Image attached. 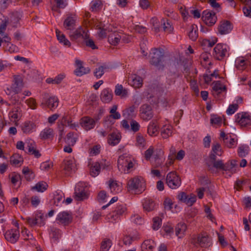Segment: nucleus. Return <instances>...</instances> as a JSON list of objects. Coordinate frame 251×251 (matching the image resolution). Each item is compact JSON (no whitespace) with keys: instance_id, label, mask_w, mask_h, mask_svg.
<instances>
[{"instance_id":"obj_4","label":"nucleus","mask_w":251,"mask_h":251,"mask_svg":"<svg viewBox=\"0 0 251 251\" xmlns=\"http://www.w3.org/2000/svg\"><path fill=\"white\" fill-rule=\"evenodd\" d=\"M151 57L150 63L155 66L159 70H163L164 65L163 64L164 53L158 49H153L151 52Z\"/></svg>"},{"instance_id":"obj_47","label":"nucleus","mask_w":251,"mask_h":251,"mask_svg":"<svg viewBox=\"0 0 251 251\" xmlns=\"http://www.w3.org/2000/svg\"><path fill=\"white\" fill-rule=\"evenodd\" d=\"M150 23L155 32H158L162 29L161 23L159 22L157 18L152 17L150 20Z\"/></svg>"},{"instance_id":"obj_46","label":"nucleus","mask_w":251,"mask_h":251,"mask_svg":"<svg viewBox=\"0 0 251 251\" xmlns=\"http://www.w3.org/2000/svg\"><path fill=\"white\" fill-rule=\"evenodd\" d=\"M172 127L170 125H165L161 129V135L164 139L168 138L172 135Z\"/></svg>"},{"instance_id":"obj_55","label":"nucleus","mask_w":251,"mask_h":251,"mask_svg":"<svg viewBox=\"0 0 251 251\" xmlns=\"http://www.w3.org/2000/svg\"><path fill=\"white\" fill-rule=\"evenodd\" d=\"M136 145L139 148H144L146 145V141L143 136L141 134H137L136 137Z\"/></svg>"},{"instance_id":"obj_43","label":"nucleus","mask_w":251,"mask_h":251,"mask_svg":"<svg viewBox=\"0 0 251 251\" xmlns=\"http://www.w3.org/2000/svg\"><path fill=\"white\" fill-rule=\"evenodd\" d=\"M100 165L99 162L93 163L90 167V174L93 177L98 176L100 172Z\"/></svg>"},{"instance_id":"obj_36","label":"nucleus","mask_w":251,"mask_h":251,"mask_svg":"<svg viewBox=\"0 0 251 251\" xmlns=\"http://www.w3.org/2000/svg\"><path fill=\"white\" fill-rule=\"evenodd\" d=\"M135 109L136 108L134 105L129 107L123 111V116L127 120L132 119L136 116V114L135 113Z\"/></svg>"},{"instance_id":"obj_10","label":"nucleus","mask_w":251,"mask_h":251,"mask_svg":"<svg viewBox=\"0 0 251 251\" xmlns=\"http://www.w3.org/2000/svg\"><path fill=\"white\" fill-rule=\"evenodd\" d=\"M74 194V198L77 201H82L86 200L89 196V192L87 188L79 184L75 187Z\"/></svg>"},{"instance_id":"obj_12","label":"nucleus","mask_w":251,"mask_h":251,"mask_svg":"<svg viewBox=\"0 0 251 251\" xmlns=\"http://www.w3.org/2000/svg\"><path fill=\"white\" fill-rule=\"evenodd\" d=\"M140 116L144 121H149L153 116L152 108L149 104H143L140 108Z\"/></svg>"},{"instance_id":"obj_25","label":"nucleus","mask_w":251,"mask_h":251,"mask_svg":"<svg viewBox=\"0 0 251 251\" xmlns=\"http://www.w3.org/2000/svg\"><path fill=\"white\" fill-rule=\"evenodd\" d=\"M155 247L154 241L151 239L145 240L141 246L142 251H153Z\"/></svg>"},{"instance_id":"obj_3","label":"nucleus","mask_w":251,"mask_h":251,"mask_svg":"<svg viewBox=\"0 0 251 251\" xmlns=\"http://www.w3.org/2000/svg\"><path fill=\"white\" fill-rule=\"evenodd\" d=\"M133 158L127 154H123L119 157L117 161L118 168L120 171L127 174L133 167Z\"/></svg>"},{"instance_id":"obj_1","label":"nucleus","mask_w":251,"mask_h":251,"mask_svg":"<svg viewBox=\"0 0 251 251\" xmlns=\"http://www.w3.org/2000/svg\"><path fill=\"white\" fill-rule=\"evenodd\" d=\"M146 184L144 179L139 176L130 178L127 183V189L128 192L135 194H140L146 189Z\"/></svg>"},{"instance_id":"obj_51","label":"nucleus","mask_w":251,"mask_h":251,"mask_svg":"<svg viewBox=\"0 0 251 251\" xmlns=\"http://www.w3.org/2000/svg\"><path fill=\"white\" fill-rule=\"evenodd\" d=\"M249 151V147L248 146L241 145L238 147V155L240 157H244L248 154Z\"/></svg>"},{"instance_id":"obj_31","label":"nucleus","mask_w":251,"mask_h":251,"mask_svg":"<svg viewBox=\"0 0 251 251\" xmlns=\"http://www.w3.org/2000/svg\"><path fill=\"white\" fill-rule=\"evenodd\" d=\"M22 116V110L20 107L17 106L13 108L9 113V117L11 121H16Z\"/></svg>"},{"instance_id":"obj_15","label":"nucleus","mask_w":251,"mask_h":251,"mask_svg":"<svg viewBox=\"0 0 251 251\" xmlns=\"http://www.w3.org/2000/svg\"><path fill=\"white\" fill-rule=\"evenodd\" d=\"M129 123L130 125L126 120H123L121 122V125L122 127L126 130L130 129L134 132H136L139 130L140 126L136 121L131 119Z\"/></svg>"},{"instance_id":"obj_34","label":"nucleus","mask_w":251,"mask_h":251,"mask_svg":"<svg viewBox=\"0 0 251 251\" xmlns=\"http://www.w3.org/2000/svg\"><path fill=\"white\" fill-rule=\"evenodd\" d=\"M109 187L111 192L115 194L120 193L122 190L121 185L116 180H109Z\"/></svg>"},{"instance_id":"obj_19","label":"nucleus","mask_w":251,"mask_h":251,"mask_svg":"<svg viewBox=\"0 0 251 251\" xmlns=\"http://www.w3.org/2000/svg\"><path fill=\"white\" fill-rule=\"evenodd\" d=\"M75 64L76 66V68L74 71V73L76 76H81L88 74L90 72V69L89 67L85 68L83 66V62L81 60L76 59Z\"/></svg>"},{"instance_id":"obj_50","label":"nucleus","mask_w":251,"mask_h":251,"mask_svg":"<svg viewBox=\"0 0 251 251\" xmlns=\"http://www.w3.org/2000/svg\"><path fill=\"white\" fill-rule=\"evenodd\" d=\"M132 85L135 88H140L143 84L142 78L138 75H134L132 77Z\"/></svg>"},{"instance_id":"obj_29","label":"nucleus","mask_w":251,"mask_h":251,"mask_svg":"<svg viewBox=\"0 0 251 251\" xmlns=\"http://www.w3.org/2000/svg\"><path fill=\"white\" fill-rule=\"evenodd\" d=\"M113 95L111 90L109 89H103L100 95V99L104 103H109L112 99Z\"/></svg>"},{"instance_id":"obj_32","label":"nucleus","mask_w":251,"mask_h":251,"mask_svg":"<svg viewBox=\"0 0 251 251\" xmlns=\"http://www.w3.org/2000/svg\"><path fill=\"white\" fill-rule=\"evenodd\" d=\"M186 229L187 226L186 224L182 223L178 224L175 228L176 236L179 238H182L185 234Z\"/></svg>"},{"instance_id":"obj_27","label":"nucleus","mask_w":251,"mask_h":251,"mask_svg":"<svg viewBox=\"0 0 251 251\" xmlns=\"http://www.w3.org/2000/svg\"><path fill=\"white\" fill-rule=\"evenodd\" d=\"M159 127L156 121H151L148 127V133L151 136H156L159 133Z\"/></svg>"},{"instance_id":"obj_44","label":"nucleus","mask_w":251,"mask_h":251,"mask_svg":"<svg viewBox=\"0 0 251 251\" xmlns=\"http://www.w3.org/2000/svg\"><path fill=\"white\" fill-rule=\"evenodd\" d=\"M48 187V184L45 181H40L37 183L35 186L32 187L31 190L38 192H43L46 191Z\"/></svg>"},{"instance_id":"obj_48","label":"nucleus","mask_w":251,"mask_h":251,"mask_svg":"<svg viewBox=\"0 0 251 251\" xmlns=\"http://www.w3.org/2000/svg\"><path fill=\"white\" fill-rule=\"evenodd\" d=\"M23 174L24 175L25 178L27 181H30L34 178V174L32 171L27 167H24L22 170Z\"/></svg>"},{"instance_id":"obj_45","label":"nucleus","mask_w":251,"mask_h":251,"mask_svg":"<svg viewBox=\"0 0 251 251\" xmlns=\"http://www.w3.org/2000/svg\"><path fill=\"white\" fill-rule=\"evenodd\" d=\"M10 161L14 166H21L23 162V157L19 154H14L11 156Z\"/></svg>"},{"instance_id":"obj_24","label":"nucleus","mask_w":251,"mask_h":251,"mask_svg":"<svg viewBox=\"0 0 251 251\" xmlns=\"http://www.w3.org/2000/svg\"><path fill=\"white\" fill-rule=\"evenodd\" d=\"M122 35V33L111 31V32L108 35V42L113 46H116L119 44Z\"/></svg>"},{"instance_id":"obj_13","label":"nucleus","mask_w":251,"mask_h":251,"mask_svg":"<svg viewBox=\"0 0 251 251\" xmlns=\"http://www.w3.org/2000/svg\"><path fill=\"white\" fill-rule=\"evenodd\" d=\"M202 19L205 24L209 26L213 25L217 20L215 13L208 10H204L202 12Z\"/></svg>"},{"instance_id":"obj_23","label":"nucleus","mask_w":251,"mask_h":251,"mask_svg":"<svg viewBox=\"0 0 251 251\" xmlns=\"http://www.w3.org/2000/svg\"><path fill=\"white\" fill-rule=\"evenodd\" d=\"M22 17L21 13L18 11H14L9 13L8 20H6L8 24L15 27L19 23Z\"/></svg>"},{"instance_id":"obj_39","label":"nucleus","mask_w":251,"mask_h":251,"mask_svg":"<svg viewBox=\"0 0 251 251\" xmlns=\"http://www.w3.org/2000/svg\"><path fill=\"white\" fill-rule=\"evenodd\" d=\"M77 136L74 132H69L65 138V142L69 146H74L76 142Z\"/></svg>"},{"instance_id":"obj_35","label":"nucleus","mask_w":251,"mask_h":251,"mask_svg":"<svg viewBox=\"0 0 251 251\" xmlns=\"http://www.w3.org/2000/svg\"><path fill=\"white\" fill-rule=\"evenodd\" d=\"M35 128V125L31 121L25 122L22 126V131L26 134L33 132Z\"/></svg>"},{"instance_id":"obj_18","label":"nucleus","mask_w":251,"mask_h":251,"mask_svg":"<svg viewBox=\"0 0 251 251\" xmlns=\"http://www.w3.org/2000/svg\"><path fill=\"white\" fill-rule=\"evenodd\" d=\"M4 237L5 239L11 243H16L20 237V232L18 229H11L7 230L5 234Z\"/></svg>"},{"instance_id":"obj_17","label":"nucleus","mask_w":251,"mask_h":251,"mask_svg":"<svg viewBox=\"0 0 251 251\" xmlns=\"http://www.w3.org/2000/svg\"><path fill=\"white\" fill-rule=\"evenodd\" d=\"M233 29L231 23L227 20L222 21L218 27V31L221 35H225L230 33Z\"/></svg>"},{"instance_id":"obj_62","label":"nucleus","mask_w":251,"mask_h":251,"mask_svg":"<svg viewBox=\"0 0 251 251\" xmlns=\"http://www.w3.org/2000/svg\"><path fill=\"white\" fill-rule=\"evenodd\" d=\"M117 215L119 216L124 214L126 211V208L125 205L121 204L117 205L114 210Z\"/></svg>"},{"instance_id":"obj_26","label":"nucleus","mask_w":251,"mask_h":251,"mask_svg":"<svg viewBox=\"0 0 251 251\" xmlns=\"http://www.w3.org/2000/svg\"><path fill=\"white\" fill-rule=\"evenodd\" d=\"M143 206L145 211L150 212L155 209L156 204L152 199L146 198L143 201Z\"/></svg>"},{"instance_id":"obj_9","label":"nucleus","mask_w":251,"mask_h":251,"mask_svg":"<svg viewBox=\"0 0 251 251\" xmlns=\"http://www.w3.org/2000/svg\"><path fill=\"white\" fill-rule=\"evenodd\" d=\"M23 219L25 220L26 223L30 227H33L35 226H42L44 225L43 221L44 216L41 213L36 214L31 217H28L25 219L22 218Z\"/></svg>"},{"instance_id":"obj_5","label":"nucleus","mask_w":251,"mask_h":251,"mask_svg":"<svg viewBox=\"0 0 251 251\" xmlns=\"http://www.w3.org/2000/svg\"><path fill=\"white\" fill-rule=\"evenodd\" d=\"M166 183L170 188L176 189L181 185V179L176 172L172 171L167 174Z\"/></svg>"},{"instance_id":"obj_54","label":"nucleus","mask_w":251,"mask_h":251,"mask_svg":"<svg viewBox=\"0 0 251 251\" xmlns=\"http://www.w3.org/2000/svg\"><path fill=\"white\" fill-rule=\"evenodd\" d=\"M224 143L225 145L229 148L234 147L236 145V141L230 137L224 138Z\"/></svg>"},{"instance_id":"obj_59","label":"nucleus","mask_w":251,"mask_h":251,"mask_svg":"<svg viewBox=\"0 0 251 251\" xmlns=\"http://www.w3.org/2000/svg\"><path fill=\"white\" fill-rule=\"evenodd\" d=\"M212 151L217 155L221 156L222 154V151L220 144L218 143L213 144L212 147Z\"/></svg>"},{"instance_id":"obj_6","label":"nucleus","mask_w":251,"mask_h":251,"mask_svg":"<svg viewBox=\"0 0 251 251\" xmlns=\"http://www.w3.org/2000/svg\"><path fill=\"white\" fill-rule=\"evenodd\" d=\"M24 86L23 79L20 75H15L14 77L13 83L10 88H7L5 91L7 95H10L12 93L18 94L21 92Z\"/></svg>"},{"instance_id":"obj_41","label":"nucleus","mask_w":251,"mask_h":251,"mask_svg":"<svg viewBox=\"0 0 251 251\" xmlns=\"http://www.w3.org/2000/svg\"><path fill=\"white\" fill-rule=\"evenodd\" d=\"M226 88L225 85L222 84L221 81H217L214 82V86L213 87V95L215 94H219L222 92H225Z\"/></svg>"},{"instance_id":"obj_63","label":"nucleus","mask_w":251,"mask_h":251,"mask_svg":"<svg viewBox=\"0 0 251 251\" xmlns=\"http://www.w3.org/2000/svg\"><path fill=\"white\" fill-rule=\"evenodd\" d=\"M238 104H230L226 110V113L228 115L233 114L238 109Z\"/></svg>"},{"instance_id":"obj_16","label":"nucleus","mask_w":251,"mask_h":251,"mask_svg":"<svg viewBox=\"0 0 251 251\" xmlns=\"http://www.w3.org/2000/svg\"><path fill=\"white\" fill-rule=\"evenodd\" d=\"M88 31L86 29L79 27L77 28L74 32H72L70 34V37L72 40H75L80 38L83 39H87L89 37Z\"/></svg>"},{"instance_id":"obj_2","label":"nucleus","mask_w":251,"mask_h":251,"mask_svg":"<svg viewBox=\"0 0 251 251\" xmlns=\"http://www.w3.org/2000/svg\"><path fill=\"white\" fill-rule=\"evenodd\" d=\"M214 168L223 171L228 172L230 174V176L231 175L236 173L239 170L237 161L234 159L230 160L226 163H224L222 160H218V161L214 164Z\"/></svg>"},{"instance_id":"obj_60","label":"nucleus","mask_w":251,"mask_h":251,"mask_svg":"<svg viewBox=\"0 0 251 251\" xmlns=\"http://www.w3.org/2000/svg\"><path fill=\"white\" fill-rule=\"evenodd\" d=\"M152 222V227L153 229L155 230H158L161 225V219L158 217H156L153 218Z\"/></svg>"},{"instance_id":"obj_52","label":"nucleus","mask_w":251,"mask_h":251,"mask_svg":"<svg viewBox=\"0 0 251 251\" xmlns=\"http://www.w3.org/2000/svg\"><path fill=\"white\" fill-rule=\"evenodd\" d=\"M11 96L10 98V101L11 102V103L12 105H19L21 104V101H23L24 99H25V97H24L21 99H20V97L17 95V94H15L14 93H12Z\"/></svg>"},{"instance_id":"obj_57","label":"nucleus","mask_w":251,"mask_h":251,"mask_svg":"<svg viewBox=\"0 0 251 251\" xmlns=\"http://www.w3.org/2000/svg\"><path fill=\"white\" fill-rule=\"evenodd\" d=\"M115 95L117 96H126L127 94V92L126 89H123V87L122 85H117L116 86L115 90Z\"/></svg>"},{"instance_id":"obj_56","label":"nucleus","mask_w":251,"mask_h":251,"mask_svg":"<svg viewBox=\"0 0 251 251\" xmlns=\"http://www.w3.org/2000/svg\"><path fill=\"white\" fill-rule=\"evenodd\" d=\"M118 106L116 105H113L110 110L111 115L110 117L114 119H119L121 118V114L118 112H117Z\"/></svg>"},{"instance_id":"obj_22","label":"nucleus","mask_w":251,"mask_h":251,"mask_svg":"<svg viewBox=\"0 0 251 251\" xmlns=\"http://www.w3.org/2000/svg\"><path fill=\"white\" fill-rule=\"evenodd\" d=\"M197 241V243L203 248H207L211 244V238L205 233L198 235Z\"/></svg>"},{"instance_id":"obj_49","label":"nucleus","mask_w":251,"mask_h":251,"mask_svg":"<svg viewBox=\"0 0 251 251\" xmlns=\"http://www.w3.org/2000/svg\"><path fill=\"white\" fill-rule=\"evenodd\" d=\"M102 2L100 0H93L91 3L90 10L92 12H97L101 9Z\"/></svg>"},{"instance_id":"obj_30","label":"nucleus","mask_w":251,"mask_h":251,"mask_svg":"<svg viewBox=\"0 0 251 251\" xmlns=\"http://www.w3.org/2000/svg\"><path fill=\"white\" fill-rule=\"evenodd\" d=\"M64 170L68 173L71 171H75V164L74 159H67L64 160L63 163Z\"/></svg>"},{"instance_id":"obj_37","label":"nucleus","mask_w":251,"mask_h":251,"mask_svg":"<svg viewBox=\"0 0 251 251\" xmlns=\"http://www.w3.org/2000/svg\"><path fill=\"white\" fill-rule=\"evenodd\" d=\"M162 29L164 32L168 33H171L174 29V27L171 22L168 20L162 18L161 20Z\"/></svg>"},{"instance_id":"obj_58","label":"nucleus","mask_w":251,"mask_h":251,"mask_svg":"<svg viewBox=\"0 0 251 251\" xmlns=\"http://www.w3.org/2000/svg\"><path fill=\"white\" fill-rule=\"evenodd\" d=\"M107 67L104 66H100L99 68H96L94 71V75L97 78H100L104 74V70L106 69Z\"/></svg>"},{"instance_id":"obj_8","label":"nucleus","mask_w":251,"mask_h":251,"mask_svg":"<svg viewBox=\"0 0 251 251\" xmlns=\"http://www.w3.org/2000/svg\"><path fill=\"white\" fill-rule=\"evenodd\" d=\"M229 50V47L224 44H218L214 48L213 55L215 57L219 60H222L226 57Z\"/></svg>"},{"instance_id":"obj_28","label":"nucleus","mask_w":251,"mask_h":251,"mask_svg":"<svg viewBox=\"0 0 251 251\" xmlns=\"http://www.w3.org/2000/svg\"><path fill=\"white\" fill-rule=\"evenodd\" d=\"M46 104L51 110L55 109L58 105V99L56 97H50L45 100Z\"/></svg>"},{"instance_id":"obj_33","label":"nucleus","mask_w":251,"mask_h":251,"mask_svg":"<svg viewBox=\"0 0 251 251\" xmlns=\"http://www.w3.org/2000/svg\"><path fill=\"white\" fill-rule=\"evenodd\" d=\"M121 136L119 133H112L110 134L108 138V143L111 146H115L120 141Z\"/></svg>"},{"instance_id":"obj_64","label":"nucleus","mask_w":251,"mask_h":251,"mask_svg":"<svg viewBox=\"0 0 251 251\" xmlns=\"http://www.w3.org/2000/svg\"><path fill=\"white\" fill-rule=\"evenodd\" d=\"M196 200L197 198L195 195L192 194H190V195H188L185 203L188 206H192L196 202Z\"/></svg>"},{"instance_id":"obj_11","label":"nucleus","mask_w":251,"mask_h":251,"mask_svg":"<svg viewBox=\"0 0 251 251\" xmlns=\"http://www.w3.org/2000/svg\"><path fill=\"white\" fill-rule=\"evenodd\" d=\"M73 221V216L71 212L68 211H62L57 215L56 221L57 223L64 226L70 224Z\"/></svg>"},{"instance_id":"obj_61","label":"nucleus","mask_w":251,"mask_h":251,"mask_svg":"<svg viewBox=\"0 0 251 251\" xmlns=\"http://www.w3.org/2000/svg\"><path fill=\"white\" fill-rule=\"evenodd\" d=\"M222 119L221 117L217 115H212L210 118V123L212 125L220 126L222 124Z\"/></svg>"},{"instance_id":"obj_7","label":"nucleus","mask_w":251,"mask_h":251,"mask_svg":"<svg viewBox=\"0 0 251 251\" xmlns=\"http://www.w3.org/2000/svg\"><path fill=\"white\" fill-rule=\"evenodd\" d=\"M235 122L241 126L251 125V114L248 112H241L235 115Z\"/></svg>"},{"instance_id":"obj_21","label":"nucleus","mask_w":251,"mask_h":251,"mask_svg":"<svg viewBox=\"0 0 251 251\" xmlns=\"http://www.w3.org/2000/svg\"><path fill=\"white\" fill-rule=\"evenodd\" d=\"M25 144L28 153L34 155L36 158H39L41 156V154L39 153V151L36 150V143L33 140H27Z\"/></svg>"},{"instance_id":"obj_20","label":"nucleus","mask_w":251,"mask_h":251,"mask_svg":"<svg viewBox=\"0 0 251 251\" xmlns=\"http://www.w3.org/2000/svg\"><path fill=\"white\" fill-rule=\"evenodd\" d=\"M80 124L85 130H89L94 128L96 121L91 117L86 116L81 119Z\"/></svg>"},{"instance_id":"obj_14","label":"nucleus","mask_w":251,"mask_h":251,"mask_svg":"<svg viewBox=\"0 0 251 251\" xmlns=\"http://www.w3.org/2000/svg\"><path fill=\"white\" fill-rule=\"evenodd\" d=\"M77 20V16L75 13H69L66 15V17L63 22V26L67 30H73L75 26Z\"/></svg>"},{"instance_id":"obj_53","label":"nucleus","mask_w":251,"mask_h":251,"mask_svg":"<svg viewBox=\"0 0 251 251\" xmlns=\"http://www.w3.org/2000/svg\"><path fill=\"white\" fill-rule=\"evenodd\" d=\"M112 245L111 241L109 239H104L100 246V251H108Z\"/></svg>"},{"instance_id":"obj_38","label":"nucleus","mask_w":251,"mask_h":251,"mask_svg":"<svg viewBox=\"0 0 251 251\" xmlns=\"http://www.w3.org/2000/svg\"><path fill=\"white\" fill-rule=\"evenodd\" d=\"M55 32L57 40L60 43L63 44L65 46H71V44L70 42L66 38L64 34L58 29H56Z\"/></svg>"},{"instance_id":"obj_42","label":"nucleus","mask_w":251,"mask_h":251,"mask_svg":"<svg viewBox=\"0 0 251 251\" xmlns=\"http://www.w3.org/2000/svg\"><path fill=\"white\" fill-rule=\"evenodd\" d=\"M189 38L193 41H196L198 37V29L197 25L193 24L190 27L188 33Z\"/></svg>"},{"instance_id":"obj_40","label":"nucleus","mask_w":251,"mask_h":251,"mask_svg":"<svg viewBox=\"0 0 251 251\" xmlns=\"http://www.w3.org/2000/svg\"><path fill=\"white\" fill-rule=\"evenodd\" d=\"M41 139L46 140L51 139L53 137V130L51 128H46L40 134Z\"/></svg>"}]
</instances>
